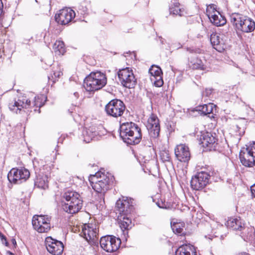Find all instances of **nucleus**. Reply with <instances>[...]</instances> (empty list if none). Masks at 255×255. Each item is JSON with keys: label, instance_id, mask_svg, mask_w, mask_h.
Wrapping results in <instances>:
<instances>
[{"label": "nucleus", "instance_id": "obj_12", "mask_svg": "<svg viewBox=\"0 0 255 255\" xmlns=\"http://www.w3.org/2000/svg\"><path fill=\"white\" fill-rule=\"evenodd\" d=\"M98 230L95 224L85 225L82 228L81 235L91 245H94L98 242Z\"/></svg>", "mask_w": 255, "mask_h": 255}, {"label": "nucleus", "instance_id": "obj_8", "mask_svg": "<svg viewBox=\"0 0 255 255\" xmlns=\"http://www.w3.org/2000/svg\"><path fill=\"white\" fill-rule=\"evenodd\" d=\"M29 176V171L25 168H13L10 170L7 174L8 181L14 184H21L26 181Z\"/></svg>", "mask_w": 255, "mask_h": 255}, {"label": "nucleus", "instance_id": "obj_2", "mask_svg": "<svg viewBox=\"0 0 255 255\" xmlns=\"http://www.w3.org/2000/svg\"><path fill=\"white\" fill-rule=\"evenodd\" d=\"M62 197V208L66 212L73 214L81 209L83 200L79 193L68 190L63 194Z\"/></svg>", "mask_w": 255, "mask_h": 255}, {"label": "nucleus", "instance_id": "obj_31", "mask_svg": "<svg viewBox=\"0 0 255 255\" xmlns=\"http://www.w3.org/2000/svg\"><path fill=\"white\" fill-rule=\"evenodd\" d=\"M84 140L87 142H90L96 136V132L93 131L92 129L86 128L83 131Z\"/></svg>", "mask_w": 255, "mask_h": 255}, {"label": "nucleus", "instance_id": "obj_11", "mask_svg": "<svg viewBox=\"0 0 255 255\" xmlns=\"http://www.w3.org/2000/svg\"><path fill=\"white\" fill-rule=\"evenodd\" d=\"M101 248L107 252H116L120 247L121 241L120 239L113 236H106L100 239Z\"/></svg>", "mask_w": 255, "mask_h": 255}, {"label": "nucleus", "instance_id": "obj_35", "mask_svg": "<svg viewBox=\"0 0 255 255\" xmlns=\"http://www.w3.org/2000/svg\"><path fill=\"white\" fill-rule=\"evenodd\" d=\"M150 79L151 81L154 82V84L156 87H160L163 84V81L161 75L151 77Z\"/></svg>", "mask_w": 255, "mask_h": 255}, {"label": "nucleus", "instance_id": "obj_13", "mask_svg": "<svg viewBox=\"0 0 255 255\" xmlns=\"http://www.w3.org/2000/svg\"><path fill=\"white\" fill-rule=\"evenodd\" d=\"M209 174L205 171L197 173L191 180V186L195 190L203 189L209 183L210 178Z\"/></svg>", "mask_w": 255, "mask_h": 255}, {"label": "nucleus", "instance_id": "obj_25", "mask_svg": "<svg viewBox=\"0 0 255 255\" xmlns=\"http://www.w3.org/2000/svg\"><path fill=\"white\" fill-rule=\"evenodd\" d=\"M226 225L233 230H241L244 224L242 223L240 218H230L227 221Z\"/></svg>", "mask_w": 255, "mask_h": 255}, {"label": "nucleus", "instance_id": "obj_14", "mask_svg": "<svg viewBox=\"0 0 255 255\" xmlns=\"http://www.w3.org/2000/svg\"><path fill=\"white\" fill-rule=\"evenodd\" d=\"M45 246L47 251L53 255H60L64 249L62 243L48 237L45 239Z\"/></svg>", "mask_w": 255, "mask_h": 255}, {"label": "nucleus", "instance_id": "obj_18", "mask_svg": "<svg viewBox=\"0 0 255 255\" xmlns=\"http://www.w3.org/2000/svg\"><path fill=\"white\" fill-rule=\"evenodd\" d=\"M146 128L151 137L156 138L158 136L160 132V125L157 117L151 114L148 119Z\"/></svg>", "mask_w": 255, "mask_h": 255}, {"label": "nucleus", "instance_id": "obj_1", "mask_svg": "<svg viewBox=\"0 0 255 255\" xmlns=\"http://www.w3.org/2000/svg\"><path fill=\"white\" fill-rule=\"evenodd\" d=\"M120 135L123 140L129 144L138 143L141 138V129L138 126L132 122L121 124Z\"/></svg>", "mask_w": 255, "mask_h": 255}, {"label": "nucleus", "instance_id": "obj_4", "mask_svg": "<svg viewBox=\"0 0 255 255\" xmlns=\"http://www.w3.org/2000/svg\"><path fill=\"white\" fill-rule=\"evenodd\" d=\"M107 82L105 74L100 71L92 72L85 79L84 87L87 91L94 92L104 87Z\"/></svg>", "mask_w": 255, "mask_h": 255}, {"label": "nucleus", "instance_id": "obj_6", "mask_svg": "<svg viewBox=\"0 0 255 255\" xmlns=\"http://www.w3.org/2000/svg\"><path fill=\"white\" fill-rule=\"evenodd\" d=\"M239 157L242 164L246 167L255 165V141L250 143L246 148L242 149Z\"/></svg>", "mask_w": 255, "mask_h": 255}, {"label": "nucleus", "instance_id": "obj_19", "mask_svg": "<svg viewBox=\"0 0 255 255\" xmlns=\"http://www.w3.org/2000/svg\"><path fill=\"white\" fill-rule=\"evenodd\" d=\"M200 144L204 147H207L210 150H215L217 145V139L213 134L208 132L201 135Z\"/></svg>", "mask_w": 255, "mask_h": 255}, {"label": "nucleus", "instance_id": "obj_9", "mask_svg": "<svg viewBox=\"0 0 255 255\" xmlns=\"http://www.w3.org/2000/svg\"><path fill=\"white\" fill-rule=\"evenodd\" d=\"M118 76L122 85L126 88H133L136 84V80L132 70L129 68L120 69L118 72Z\"/></svg>", "mask_w": 255, "mask_h": 255}, {"label": "nucleus", "instance_id": "obj_17", "mask_svg": "<svg viewBox=\"0 0 255 255\" xmlns=\"http://www.w3.org/2000/svg\"><path fill=\"white\" fill-rule=\"evenodd\" d=\"M75 16L74 10L70 8H63L55 15V20L60 24L66 25Z\"/></svg>", "mask_w": 255, "mask_h": 255}, {"label": "nucleus", "instance_id": "obj_33", "mask_svg": "<svg viewBox=\"0 0 255 255\" xmlns=\"http://www.w3.org/2000/svg\"><path fill=\"white\" fill-rule=\"evenodd\" d=\"M193 69L204 70V65L202 60L198 58L194 59L191 62Z\"/></svg>", "mask_w": 255, "mask_h": 255}, {"label": "nucleus", "instance_id": "obj_42", "mask_svg": "<svg viewBox=\"0 0 255 255\" xmlns=\"http://www.w3.org/2000/svg\"><path fill=\"white\" fill-rule=\"evenodd\" d=\"M251 190L253 196L255 198V184L251 187Z\"/></svg>", "mask_w": 255, "mask_h": 255}, {"label": "nucleus", "instance_id": "obj_47", "mask_svg": "<svg viewBox=\"0 0 255 255\" xmlns=\"http://www.w3.org/2000/svg\"><path fill=\"white\" fill-rule=\"evenodd\" d=\"M3 243V244H4L5 245V241H4L3 240V243Z\"/></svg>", "mask_w": 255, "mask_h": 255}, {"label": "nucleus", "instance_id": "obj_29", "mask_svg": "<svg viewBox=\"0 0 255 255\" xmlns=\"http://www.w3.org/2000/svg\"><path fill=\"white\" fill-rule=\"evenodd\" d=\"M253 229L252 228H246L244 226H243L242 229H241V231L242 238L244 239V241H247L248 240H252L253 238Z\"/></svg>", "mask_w": 255, "mask_h": 255}, {"label": "nucleus", "instance_id": "obj_36", "mask_svg": "<svg viewBox=\"0 0 255 255\" xmlns=\"http://www.w3.org/2000/svg\"><path fill=\"white\" fill-rule=\"evenodd\" d=\"M160 156L161 159L163 162L170 161V156L169 152L168 150H163L160 151Z\"/></svg>", "mask_w": 255, "mask_h": 255}, {"label": "nucleus", "instance_id": "obj_3", "mask_svg": "<svg viewBox=\"0 0 255 255\" xmlns=\"http://www.w3.org/2000/svg\"><path fill=\"white\" fill-rule=\"evenodd\" d=\"M113 176L107 172L106 174L98 171L94 175H91L89 180L93 189L97 193L104 194L109 189L110 184L113 181Z\"/></svg>", "mask_w": 255, "mask_h": 255}, {"label": "nucleus", "instance_id": "obj_24", "mask_svg": "<svg viewBox=\"0 0 255 255\" xmlns=\"http://www.w3.org/2000/svg\"><path fill=\"white\" fill-rule=\"evenodd\" d=\"M119 223L120 227L123 232V235L126 239V235H128V231L132 227L131 221L128 218L124 216L122 220H120Z\"/></svg>", "mask_w": 255, "mask_h": 255}, {"label": "nucleus", "instance_id": "obj_10", "mask_svg": "<svg viewBox=\"0 0 255 255\" xmlns=\"http://www.w3.org/2000/svg\"><path fill=\"white\" fill-rule=\"evenodd\" d=\"M124 103L121 100L114 99L109 102L105 107L106 113L112 117L117 118L121 117L125 111Z\"/></svg>", "mask_w": 255, "mask_h": 255}, {"label": "nucleus", "instance_id": "obj_39", "mask_svg": "<svg viewBox=\"0 0 255 255\" xmlns=\"http://www.w3.org/2000/svg\"><path fill=\"white\" fill-rule=\"evenodd\" d=\"M156 204L160 208L167 209L169 207V206L167 203L165 202H162V201H158L156 203Z\"/></svg>", "mask_w": 255, "mask_h": 255}, {"label": "nucleus", "instance_id": "obj_43", "mask_svg": "<svg viewBox=\"0 0 255 255\" xmlns=\"http://www.w3.org/2000/svg\"><path fill=\"white\" fill-rule=\"evenodd\" d=\"M3 3L1 0H0V15L3 12Z\"/></svg>", "mask_w": 255, "mask_h": 255}, {"label": "nucleus", "instance_id": "obj_21", "mask_svg": "<svg viewBox=\"0 0 255 255\" xmlns=\"http://www.w3.org/2000/svg\"><path fill=\"white\" fill-rule=\"evenodd\" d=\"M132 206L128 199H119L116 204V210L122 215H126L131 211Z\"/></svg>", "mask_w": 255, "mask_h": 255}, {"label": "nucleus", "instance_id": "obj_23", "mask_svg": "<svg viewBox=\"0 0 255 255\" xmlns=\"http://www.w3.org/2000/svg\"><path fill=\"white\" fill-rule=\"evenodd\" d=\"M175 255H196V251L193 246L190 244H185L176 250Z\"/></svg>", "mask_w": 255, "mask_h": 255}, {"label": "nucleus", "instance_id": "obj_41", "mask_svg": "<svg viewBox=\"0 0 255 255\" xmlns=\"http://www.w3.org/2000/svg\"><path fill=\"white\" fill-rule=\"evenodd\" d=\"M0 237H1L2 243H3V240L5 241V246H7L8 245V242L6 241L5 237L1 233H0Z\"/></svg>", "mask_w": 255, "mask_h": 255}, {"label": "nucleus", "instance_id": "obj_32", "mask_svg": "<svg viewBox=\"0 0 255 255\" xmlns=\"http://www.w3.org/2000/svg\"><path fill=\"white\" fill-rule=\"evenodd\" d=\"M62 75L63 73L60 69L52 71L50 75L48 77L49 82H52V84L55 83Z\"/></svg>", "mask_w": 255, "mask_h": 255}, {"label": "nucleus", "instance_id": "obj_46", "mask_svg": "<svg viewBox=\"0 0 255 255\" xmlns=\"http://www.w3.org/2000/svg\"><path fill=\"white\" fill-rule=\"evenodd\" d=\"M87 8L86 7H85V8L83 9V11H86L87 10Z\"/></svg>", "mask_w": 255, "mask_h": 255}, {"label": "nucleus", "instance_id": "obj_40", "mask_svg": "<svg viewBox=\"0 0 255 255\" xmlns=\"http://www.w3.org/2000/svg\"><path fill=\"white\" fill-rule=\"evenodd\" d=\"M212 92V89H206L203 92L202 95L203 96H205L206 97L209 96Z\"/></svg>", "mask_w": 255, "mask_h": 255}, {"label": "nucleus", "instance_id": "obj_16", "mask_svg": "<svg viewBox=\"0 0 255 255\" xmlns=\"http://www.w3.org/2000/svg\"><path fill=\"white\" fill-rule=\"evenodd\" d=\"M206 12L210 21L214 25L220 26L226 23V18L219 11L215 10L213 5L208 6Z\"/></svg>", "mask_w": 255, "mask_h": 255}, {"label": "nucleus", "instance_id": "obj_44", "mask_svg": "<svg viewBox=\"0 0 255 255\" xmlns=\"http://www.w3.org/2000/svg\"><path fill=\"white\" fill-rule=\"evenodd\" d=\"M238 255H250L248 253L246 252L240 253L238 254Z\"/></svg>", "mask_w": 255, "mask_h": 255}, {"label": "nucleus", "instance_id": "obj_20", "mask_svg": "<svg viewBox=\"0 0 255 255\" xmlns=\"http://www.w3.org/2000/svg\"><path fill=\"white\" fill-rule=\"evenodd\" d=\"M176 157L181 162H187L190 159L189 148L185 144H181L176 146L174 150Z\"/></svg>", "mask_w": 255, "mask_h": 255}, {"label": "nucleus", "instance_id": "obj_45", "mask_svg": "<svg viewBox=\"0 0 255 255\" xmlns=\"http://www.w3.org/2000/svg\"><path fill=\"white\" fill-rule=\"evenodd\" d=\"M74 95L76 96V97H77L78 96V93H74Z\"/></svg>", "mask_w": 255, "mask_h": 255}, {"label": "nucleus", "instance_id": "obj_27", "mask_svg": "<svg viewBox=\"0 0 255 255\" xmlns=\"http://www.w3.org/2000/svg\"><path fill=\"white\" fill-rule=\"evenodd\" d=\"M169 12L170 14L180 16H183L185 14L184 9L180 7V4L178 2L174 3L169 7Z\"/></svg>", "mask_w": 255, "mask_h": 255}, {"label": "nucleus", "instance_id": "obj_15", "mask_svg": "<svg viewBox=\"0 0 255 255\" xmlns=\"http://www.w3.org/2000/svg\"><path fill=\"white\" fill-rule=\"evenodd\" d=\"M10 111L17 114L19 113L22 109H28L31 107L30 101L25 96L20 97L17 101L14 100L8 104Z\"/></svg>", "mask_w": 255, "mask_h": 255}, {"label": "nucleus", "instance_id": "obj_38", "mask_svg": "<svg viewBox=\"0 0 255 255\" xmlns=\"http://www.w3.org/2000/svg\"><path fill=\"white\" fill-rule=\"evenodd\" d=\"M41 99H45V97L43 95L40 97L37 96L35 97V100L33 103L34 106H36V107H41L43 106V104H42L41 102H39V100Z\"/></svg>", "mask_w": 255, "mask_h": 255}, {"label": "nucleus", "instance_id": "obj_26", "mask_svg": "<svg viewBox=\"0 0 255 255\" xmlns=\"http://www.w3.org/2000/svg\"><path fill=\"white\" fill-rule=\"evenodd\" d=\"M48 177L46 175H38L34 181V185L39 188L45 189L48 187Z\"/></svg>", "mask_w": 255, "mask_h": 255}, {"label": "nucleus", "instance_id": "obj_28", "mask_svg": "<svg viewBox=\"0 0 255 255\" xmlns=\"http://www.w3.org/2000/svg\"><path fill=\"white\" fill-rule=\"evenodd\" d=\"M215 106L212 103L204 104L197 107V111H200L202 114L207 115L213 113Z\"/></svg>", "mask_w": 255, "mask_h": 255}, {"label": "nucleus", "instance_id": "obj_5", "mask_svg": "<svg viewBox=\"0 0 255 255\" xmlns=\"http://www.w3.org/2000/svg\"><path fill=\"white\" fill-rule=\"evenodd\" d=\"M231 22L238 30L251 32L255 29V22L251 18L239 13L231 15Z\"/></svg>", "mask_w": 255, "mask_h": 255}, {"label": "nucleus", "instance_id": "obj_37", "mask_svg": "<svg viewBox=\"0 0 255 255\" xmlns=\"http://www.w3.org/2000/svg\"><path fill=\"white\" fill-rule=\"evenodd\" d=\"M171 228L173 232L176 234H181L183 231V229L181 227L180 224H174L171 225Z\"/></svg>", "mask_w": 255, "mask_h": 255}, {"label": "nucleus", "instance_id": "obj_34", "mask_svg": "<svg viewBox=\"0 0 255 255\" xmlns=\"http://www.w3.org/2000/svg\"><path fill=\"white\" fill-rule=\"evenodd\" d=\"M151 77L160 76L162 74L161 68L158 66H152L149 70Z\"/></svg>", "mask_w": 255, "mask_h": 255}, {"label": "nucleus", "instance_id": "obj_22", "mask_svg": "<svg viewBox=\"0 0 255 255\" xmlns=\"http://www.w3.org/2000/svg\"><path fill=\"white\" fill-rule=\"evenodd\" d=\"M210 42L213 48L219 52H222L225 48V41L217 33H213L210 35Z\"/></svg>", "mask_w": 255, "mask_h": 255}, {"label": "nucleus", "instance_id": "obj_7", "mask_svg": "<svg viewBox=\"0 0 255 255\" xmlns=\"http://www.w3.org/2000/svg\"><path fill=\"white\" fill-rule=\"evenodd\" d=\"M51 217L48 215H35L32 218L33 228L38 233H47L51 229Z\"/></svg>", "mask_w": 255, "mask_h": 255}, {"label": "nucleus", "instance_id": "obj_30", "mask_svg": "<svg viewBox=\"0 0 255 255\" xmlns=\"http://www.w3.org/2000/svg\"><path fill=\"white\" fill-rule=\"evenodd\" d=\"M55 52L58 55H63L65 52V45L63 41L57 40L53 45Z\"/></svg>", "mask_w": 255, "mask_h": 255}]
</instances>
